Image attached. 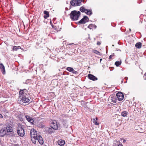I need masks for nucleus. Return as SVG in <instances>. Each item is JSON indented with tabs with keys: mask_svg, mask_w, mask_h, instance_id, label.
I'll use <instances>...</instances> for the list:
<instances>
[{
	"mask_svg": "<svg viewBox=\"0 0 146 146\" xmlns=\"http://www.w3.org/2000/svg\"><path fill=\"white\" fill-rule=\"evenodd\" d=\"M80 11L82 12L86 13V11H87V9H86L84 8V7H82L80 9Z\"/></svg>",
	"mask_w": 146,
	"mask_h": 146,
	"instance_id": "obj_24",
	"label": "nucleus"
},
{
	"mask_svg": "<svg viewBox=\"0 0 146 146\" xmlns=\"http://www.w3.org/2000/svg\"><path fill=\"white\" fill-rule=\"evenodd\" d=\"M144 76H146V74L145 73L144 74Z\"/></svg>",
	"mask_w": 146,
	"mask_h": 146,
	"instance_id": "obj_40",
	"label": "nucleus"
},
{
	"mask_svg": "<svg viewBox=\"0 0 146 146\" xmlns=\"http://www.w3.org/2000/svg\"><path fill=\"white\" fill-rule=\"evenodd\" d=\"M22 100L24 103H28L29 102L30 100L29 98H27L24 96L22 97Z\"/></svg>",
	"mask_w": 146,
	"mask_h": 146,
	"instance_id": "obj_14",
	"label": "nucleus"
},
{
	"mask_svg": "<svg viewBox=\"0 0 146 146\" xmlns=\"http://www.w3.org/2000/svg\"><path fill=\"white\" fill-rule=\"evenodd\" d=\"M128 112L126 111H123L121 113V115L123 117L127 116L128 114Z\"/></svg>",
	"mask_w": 146,
	"mask_h": 146,
	"instance_id": "obj_18",
	"label": "nucleus"
},
{
	"mask_svg": "<svg viewBox=\"0 0 146 146\" xmlns=\"http://www.w3.org/2000/svg\"><path fill=\"white\" fill-rule=\"evenodd\" d=\"M102 60V58H101L100 59V62H101V61Z\"/></svg>",
	"mask_w": 146,
	"mask_h": 146,
	"instance_id": "obj_39",
	"label": "nucleus"
},
{
	"mask_svg": "<svg viewBox=\"0 0 146 146\" xmlns=\"http://www.w3.org/2000/svg\"><path fill=\"white\" fill-rule=\"evenodd\" d=\"M6 129L7 132H11L13 131L12 127L10 125H8L6 127Z\"/></svg>",
	"mask_w": 146,
	"mask_h": 146,
	"instance_id": "obj_15",
	"label": "nucleus"
},
{
	"mask_svg": "<svg viewBox=\"0 0 146 146\" xmlns=\"http://www.w3.org/2000/svg\"><path fill=\"white\" fill-rule=\"evenodd\" d=\"M31 138L32 142L34 143H35L36 142V141L37 140V137H34Z\"/></svg>",
	"mask_w": 146,
	"mask_h": 146,
	"instance_id": "obj_22",
	"label": "nucleus"
},
{
	"mask_svg": "<svg viewBox=\"0 0 146 146\" xmlns=\"http://www.w3.org/2000/svg\"><path fill=\"white\" fill-rule=\"evenodd\" d=\"M123 142H125V140H123Z\"/></svg>",
	"mask_w": 146,
	"mask_h": 146,
	"instance_id": "obj_41",
	"label": "nucleus"
},
{
	"mask_svg": "<svg viewBox=\"0 0 146 146\" xmlns=\"http://www.w3.org/2000/svg\"><path fill=\"white\" fill-rule=\"evenodd\" d=\"M44 14H45L46 15V11H44Z\"/></svg>",
	"mask_w": 146,
	"mask_h": 146,
	"instance_id": "obj_37",
	"label": "nucleus"
},
{
	"mask_svg": "<svg viewBox=\"0 0 146 146\" xmlns=\"http://www.w3.org/2000/svg\"><path fill=\"white\" fill-rule=\"evenodd\" d=\"M121 64V62L116 61L115 63V64L117 66H119Z\"/></svg>",
	"mask_w": 146,
	"mask_h": 146,
	"instance_id": "obj_28",
	"label": "nucleus"
},
{
	"mask_svg": "<svg viewBox=\"0 0 146 146\" xmlns=\"http://www.w3.org/2000/svg\"><path fill=\"white\" fill-rule=\"evenodd\" d=\"M48 121L49 123L50 127L54 130H56L58 129V127L56 121L51 120Z\"/></svg>",
	"mask_w": 146,
	"mask_h": 146,
	"instance_id": "obj_2",
	"label": "nucleus"
},
{
	"mask_svg": "<svg viewBox=\"0 0 146 146\" xmlns=\"http://www.w3.org/2000/svg\"><path fill=\"white\" fill-rule=\"evenodd\" d=\"M125 78H126V80H127L128 79L127 77H126Z\"/></svg>",
	"mask_w": 146,
	"mask_h": 146,
	"instance_id": "obj_43",
	"label": "nucleus"
},
{
	"mask_svg": "<svg viewBox=\"0 0 146 146\" xmlns=\"http://www.w3.org/2000/svg\"><path fill=\"white\" fill-rule=\"evenodd\" d=\"M17 133L18 135L21 137H23L24 135V131L22 127V125H18L17 129Z\"/></svg>",
	"mask_w": 146,
	"mask_h": 146,
	"instance_id": "obj_3",
	"label": "nucleus"
},
{
	"mask_svg": "<svg viewBox=\"0 0 146 146\" xmlns=\"http://www.w3.org/2000/svg\"><path fill=\"white\" fill-rule=\"evenodd\" d=\"M136 47L138 48H140L141 46V43L140 42L137 43L135 45Z\"/></svg>",
	"mask_w": 146,
	"mask_h": 146,
	"instance_id": "obj_20",
	"label": "nucleus"
},
{
	"mask_svg": "<svg viewBox=\"0 0 146 146\" xmlns=\"http://www.w3.org/2000/svg\"><path fill=\"white\" fill-rule=\"evenodd\" d=\"M72 72L73 74H78V72L77 71L74 70H73V71Z\"/></svg>",
	"mask_w": 146,
	"mask_h": 146,
	"instance_id": "obj_31",
	"label": "nucleus"
},
{
	"mask_svg": "<svg viewBox=\"0 0 146 146\" xmlns=\"http://www.w3.org/2000/svg\"><path fill=\"white\" fill-rule=\"evenodd\" d=\"M21 47L20 46H14L13 47V50H17L18 49H19V48H21Z\"/></svg>",
	"mask_w": 146,
	"mask_h": 146,
	"instance_id": "obj_29",
	"label": "nucleus"
},
{
	"mask_svg": "<svg viewBox=\"0 0 146 146\" xmlns=\"http://www.w3.org/2000/svg\"><path fill=\"white\" fill-rule=\"evenodd\" d=\"M30 135L31 137H37V132L35 129H32L31 130Z\"/></svg>",
	"mask_w": 146,
	"mask_h": 146,
	"instance_id": "obj_6",
	"label": "nucleus"
},
{
	"mask_svg": "<svg viewBox=\"0 0 146 146\" xmlns=\"http://www.w3.org/2000/svg\"><path fill=\"white\" fill-rule=\"evenodd\" d=\"M44 18L46 19V15H44Z\"/></svg>",
	"mask_w": 146,
	"mask_h": 146,
	"instance_id": "obj_38",
	"label": "nucleus"
},
{
	"mask_svg": "<svg viewBox=\"0 0 146 146\" xmlns=\"http://www.w3.org/2000/svg\"><path fill=\"white\" fill-rule=\"evenodd\" d=\"M49 23H50V25H51L52 27L53 28H54V29H56V28H55V27L52 25V23L51 22V19L49 20Z\"/></svg>",
	"mask_w": 146,
	"mask_h": 146,
	"instance_id": "obj_30",
	"label": "nucleus"
},
{
	"mask_svg": "<svg viewBox=\"0 0 146 146\" xmlns=\"http://www.w3.org/2000/svg\"><path fill=\"white\" fill-rule=\"evenodd\" d=\"M80 14V12L79 11H77L75 10L72 11L70 14V17L73 21L77 20H78Z\"/></svg>",
	"mask_w": 146,
	"mask_h": 146,
	"instance_id": "obj_1",
	"label": "nucleus"
},
{
	"mask_svg": "<svg viewBox=\"0 0 146 146\" xmlns=\"http://www.w3.org/2000/svg\"><path fill=\"white\" fill-rule=\"evenodd\" d=\"M118 146H123L121 144H119L118 145Z\"/></svg>",
	"mask_w": 146,
	"mask_h": 146,
	"instance_id": "obj_36",
	"label": "nucleus"
},
{
	"mask_svg": "<svg viewBox=\"0 0 146 146\" xmlns=\"http://www.w3.org/2000/svg\"><path fill=\"white\" fill-rule=\"evenodd\" d=\"M88 78L90 80H92L95 81L98 80V78L97 77L91 74H88Z\"/></svg>",
	"mask_w": 146,
	"mask_h": 146,
	"instance_id": "obj_10",
	"label": "nucleus"
},
{
	"mask_svg": "<svg viewBox=\"0 0 146 146\" xmlns=\"http://www.w3.org/2000/svg\"><path fill=\"white\" fill-rule=\"evenodd\" d=\"M25 117L27 120L32 124L34 123V121L33 118L29 115H26Z\"/></svg>",
	"mask_w": 146,
	"mask_h": 146,
	"instance_id": "obj_9",
	"label": "nucleus"
},
{
	"mask_svg": "<svg viewBox=\"0 0 146 146\" xmlns=\"http://www.w3.org/2000/svg\"><path fill=\"white\" fill-rule=\"evenodd\" d=\"M0 118H3V116L1 114H0Z\"/></svg>",
	"mask_w": 146,
	"mask_h": 146,
	"instance_id": "obj_35",
	"label": "nucleus"
},
{
	"mask_svg": "<svg viewBox=\"0 0 146 146\" xmlns=\"http://www.w3.org/2000/svg\"><path fill=\"white\" fill-rule=\"evenodd\" d=\"M82 0H72L70 2V3L72 6H78L80 5Z\"/></svg>",
	"mask_w": 146,
	"mask_h": 146,
	"instance_id": "obj_4",
	"label": "nucleus"
},
{
	"mask_svg": "<svg viewBox=\"0 0 146 146\" xmlns=\"http://www.w3.org/2000/svg\"><path fill=\"white\" fill-rule=\"evenodd\" d=\"M27 90L25 89H24L23 90H20L19 92V95L20 96H21V95H22L24 94L25 93V92H27Z\"/></svg>",
	"mask_w": 146,
	"mask_h": 146,
	"instance_id": "obj_17",
	"label": "nucleus"
},
{
	"mask_svg": "<svg viewBox=\"0 0 146 146\" xmlns=\"http://www.w3.org/2000/svg\"><path fill=\"white\" fill-rule=\"evenodd\" d=\"M6 133V131L5 129H2L0 130V136L3 137Z\"/></svg>",
	"mask_w": 146,
	"mask_h": 146,
	"instance_id": "obj_11",
	"label": "nucleus"
},
{
	"mask_svg": "<svg viewBox=\"0 0 146 146\" xmlns=\"http://www.w3.org/2000/svg\"><path fill=\"white\" fill-rule=\"evenodd\" d=\"M101 44V42L100 41H98L97 43V44L98 45H100Z\"/></svg>",
	"mask_w": 146,
	"mask_h": 146,
	"instance_id": "obj_33",
	"label": "nucleus"
},
{
	"mask_svg": "<svg viewBox=\"0 0 146 146\" xmlns=\"http://www.w3.org/2000/svg\"><path fill=\"white\" fill-rule=\"evenodd\" d=\"M112 55H110V56H109V59H111L112 57Z\"/></svg>",
	"mask_w": 146,
	"mask_h": 146,
	"instance_id": "obj_34",
	"label": "nucleus"
},
{
	"mask_svg": "<svg viewBox=\"0 0 146 146\" xmlns=\"http://www.w3.org/2000/svg\"><path fill=\"white\" fill-rule=\"evenodd\" d=\"M92 52L94 53L99 56H101L102 55V54L100 52L96 50H92Z\"/></svg>",
	"mask_w": 146,
	"mask_h": 146,
	"instance_id": "obj_19",
	"label": "nucleus"
},
{
	"mask_svg": "<svg viewBox=\"0 0 146 146\" xmlns=\"http://www.w3.org/2000/svg\"><path fill=\"white\" fill-rule=\"evenodd\" d=\"M93 122L96 125H98L99 123L98 122V119L97 118L93 119Z\"/></svg>",
	"mask_w": 146,
	"mask_h": 146,
	"instance_id": "obj_23",
	"label": "nucleus"
},
{
	"mask_svg": "<svg viewBox=\"0 0 146 146\" xmlns=\"http://www.w3.org/2000/svg\"><path fill=\"white\" fill-rule=\"evenodd\" d=\"M96 26H95L94 25L91 24L88 25V28L90 29H93L94 27H95V28H96Z\"/></svg>",
	"mask_w": 146,
	"mask_h": 146,
	"instance_id": "obj_21",
	"label": "nucleus"
},
{
	"mask_svg": "<svg viewBox=\"0 0 146 146\" xmlns=\"http://www.w3.org/2000/svg\"><path fill=\"white\" fill-rule=\"evenodd\" d=\"M116 96L118 100L119 101H122L124 98L123 94L121 92H119L116 94Z\"/></svg>",
	"mask_w": 146,
	"mask_h": 146,
	"instance_id": "obj_8",
	"label": "nucleus"
},
{
	"mask_svg": "<svg viewBox=\"0 0 146 146\" xmlns=\"http://www.w3.org/2000/svg\"><path fill=\"white\" fill-rule=\"evenodd\" d=\"M108 100L111 103L113 104H115L117 101L116 97L113 96L110 97L108 99Z\"/></svg>",
	"mask_w": 146,
	"mask_h": 146,
	"instance_id": "obj_5",
	"label": "nucleus"
},
{
	"mask_svg": "<svg viewBox=\"0 0 146 146\" xmlns=\"http://www.w3.org/2000/svg\"><path fill=\"white\" fill-rule=\"evenodd\" d=\"M88 18L87 16H84V17L81 19L79 22L81 24H84L88 22Z\"/></svg>",
	"mask_w": 146,
	"mask_h": 146,
	"instance_id": "obj_7",
	"label": "nucleus"
},
{
	"mask_svg": "<svg viewBox=\"0 0 146 146\" xmlns=\"http://www.w3.org/2000/svg\"><path fill=\"white\" fill-rule=\"evenodd\" d=\"M0 68L3 74H4L5 73V67L2 64H0Z\"/></svg>",
	"mask_w": 146,
	"mask_h": 146,
	"instance_id": "obj_12",
	"label": "nucleus"
},
{
	"mask_svg": "<svg viewBox=\"0 0 146 146\" xmlns=\"http://www.w3.org/2000/svg\"><path fill=\"white\" fill-rule=\"evenodd\" d=\"M58 143L59 145L61 146H62L65 143V141H64L63 140H59L58 141Z\"/></svg>",
	"mask_w": 146,
	"mask_h": 146,
	"instance_id": "obj_16",
	"label": "nucleus"
},
{
	"mask_svg": "<svg viewBox=\"0 0 146 146\" xmlns=\"http://www.w3.org/2000/svg\"><path fill=\"white\" fill-rule=\"evenodd\" d=\"M37 140L40 144H42L43 143V141L42 137L40 135H38L37 137Z\"/></svg>",
	"mask_w": 146,
	"mask_h": 146,
	"instance_id": "obj_13",
	"label": "nucleus"
},
{
	"mask_svg": "<svg viewBox=\"0 0 146 146\" xmlns=\"http://www.w3.org/2000/svg\"><path fill=\"white\" fill-rule=\"evenodd\" d=\"M86 14L89 15H91L92 14V12L91 10L87 9V11H86Z\"/></svg>",
	"mask_w": 146,
	"mask_h": 146,
	"instance_id": "obj_26",
	"label": "nucleus"
},
{
	"mask_svg": "<svg viewBox=\"0 0 146 146\" xmlns=\"http://www.w3.org/2000/svg\"><path fill=\"white\" fill-rule=\"evenodd\" d=\"M49 17V12L46 11V19Z\"/></svg>",
	"mask_w": 146,
	"mask_h": 146,
	"instance_id": "obj_32",
	"label": "nucleus"
},
{
	"mask_svg": "<svg viewBox=\"0 0 146 146\" xmlns=\"http://www.w3.org/2000/svg\"><path fill=\"white\" fill-rule=\"evenodd\" d=\"M54 129L52 127L51 128H49L48 129L47 131L49 134H51L54 132Z\"/></svg>",
	"mask_w": 146,
	"mask_h": 146,
	"instance_id": "obj_25",
	"label": "nucleus"
},
{
	"mask_svg": "<svg viewBox=\"0 0 146 146\" xmlns=\"http://www.w3.org/2000/svg\"><path fill=\"white\" fill-rule=\"evenodd\" d=\"M44 126H43L42 127L43 128H44Z\"/></svg>",
	"mask_w": 146,
	"mask_h": 146,
	"instance_id": "obj_42",
	"label": "nucleus"
},
{
	"mask_svg": "<svg viewBox=\"0 0 146 146\" xmlns=\"http://www.w3.org/2000/svg\"><path fill=\"white\" fill-rule=\"evenodd\" d=\"M66 70H67L68 71L70 72H72L73 71L74 69L71 67H68L67 68H66Z\"/></svg>",
	"mask_w": 146,
	"mask_h": 146,
	"instance_id": "obj_27",
	"label": "nucleus"
},
{
	"mask_svg": "<svg viewBox=\"0 0 146 146\" xmlns=\"http://www.w3.org/2000/svg\"><path fill=\"white\" fill-rule=\"evenodd\" d=\"M48 21H46V23H48Z\"/></svg>",
	"mask_w": 146,
	"mask_h": 146,
	"instance_id": "obj_44",
	"label": "nucleus"
}]
</instances>
